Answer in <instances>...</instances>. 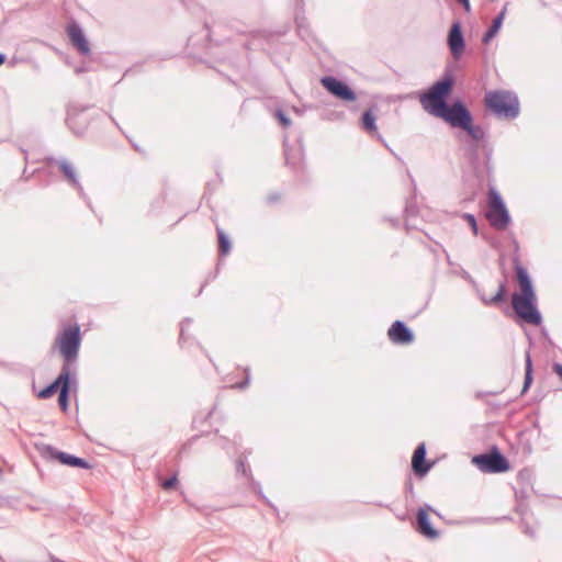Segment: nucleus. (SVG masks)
<instances>
[{"label":"nucleus","mask_w":562,"mask_h":562,"mask_svg":"<svg viewBox=\"0 0 562 562\" xmlns=\"http://www.w3.org/2000/svg\"><path fill=\"white\" fill-rule=\"evenodd\" d=\"M516 277L520 288V293L513 294V308L517 316L525 323L539 326L542 318L536 306L537 297L527 270L520 266L516 267Z\"/></svg>","instance_id":"nucleus-1"},{"label":"nucleus","mask_w":562,"mask_h":562,"mask_svg":"<svg viewBox=\"0 0 562 562\" xmlns=\"http://www.w3.org/2000/svg\"><path fill=\"white\" fill-rule=\"evenodd\" d=\"M453 87L451 78H445L431 86V88L420 97L423 108L431 115L439 117L447 109V99Z\"/></svg>","instance_id":"nucleus-2"},{"label":"nucleus","mask_w":562,"mask_h":562,"mask_svg":"<svg viewBox=\"0 0 562 562\" xmlns=\"http://www.w3.org/2000/svg\"><path fill=\"white\" fill-rule=\"evenodd\" d=\"M81 342L80 327L70 325L65 327L56 337L53 348H56L63 357L65 364L69 366L76 360Z\"/></svg>","instance_id":"nucleus-3"},{"label":"nucleus","mask_w":562,"mask_h":562,"mask_svg":"<svg viewBox=\"0 0 562 562\" xmlns=\"http://www.w3.org/2000/svg\"><path fill=\"white\" fill-rule=\"evenodd\" d=\"M486 106L501 116L515 117L519 112L517 98L507 91H492L485 95Z\"/></svg>","instance_id":"nucleus-4"},{"label":"nucleus","mask_w":562,"mask_h":562,"mask_svg":"<svg viewBox=\"0 0 562 562\" xmlns=\"http://www.w3.org/2000/svg\"><path fill=\"white\" fill-rule=\"evenodd\" d=\"M491 225L497 229H505L509 223L508 212L499 194L490 190L488 192V211L486 214Z\"/></svg>","instance_id":"nucleus-5"},{"label":"nucleus","mask_w":562,"mask_h":562,"mask_svg":"<svg viewBox=\"0 0 562 562\" xmlns=\"http://www.w3.org/2000/svg\"><path fill=\"white\" fill-rule=\"evenodd\" d=\"M472 462L485 473H501L509 470L507 460L497 450L475 456Z\"/></svg>","instance_id":"nucleus-6"},{"label":"nucleus","mask_w":562,"mask_h":562,"mask_svg":"<svg viewBox=\"0 0 562 562\" xmlns=\"http://www.w3.org/2000/svg\"><path fill=\"white\" fill-rule=\"evenodd\" d=\"M440 119L445 120L453 127H467L469 122L472 121V116L467 108L457 102L452 106H447L443 113L439 115Z\"/></svg>","instance_id":"nucleus-7"},{"label":"nucleus","mask_w":562,"mask_h":562,"mask_svg":"<svg viewBox=\"0 0 562 562\" xmlns=\"http://www.w3.org/2000/svg\"><path fill=\"white\" fill-rule=\"evenodd\" d=\"M321 83L328 92L342 101L352 102L357 99L356 93L346 83L334 77H323Z\"/></svg>","instance_id":"nucleus-8"},{"label":"nucleus","mask_w":562,"mask_h":562,"mask_svg":"<svg viewBox=\"0 0 562 562\" xmlns=\"http://www.w3.org/2000/svg\"><path fill=\"white\" fill-rule=\"evenodd\" d=\"M390 340L398 345H409L414 341L413 333L401 322H394L387 330Z\"/></svg>","instance_id":"nucleus-9"},{"label":"nucleus","mask_w":562,"mask_h":562,"mask_svg":"<svg viewBox=\"0 0 562 562\" xmlns=\"http://www.w3.org/2000/svg\"><path fill=\"white\" fill-rule=\"evenodd\" d=\"M70 383V368L67 366H64L61 369V372L57 376V379L49 384L47 387L43 389L38 392L37 397L38 398H49L52 397L57 391H60L63 385Z\"/></svg>","instance_id":"nucleus-10"},{"label":"nucleus","mask_w":562,"mask_h":562,"mask_svg":"<svg viewBox=\"0 0 562 562\" xmlns=\"http://www.w3.org/2000/svg\"><path fill=\"white\" fill-rule=\"evenodd\" d=\"M448 45L456 59H458L464 50V40L459 23H454L448 35Z\"/></svg>","instance_id":"nucleus-11"},{"label":"nucleus","mask_w":562,"mask_h":562,"mask_svg":"<svg viewBox=\"0 0 562 562\" xmlns=\"http://www.w3.org/2000/svg\"><path fill=\"white\" fill-rule=\"evenodd\" d=\"M67 34L70 38L71 44L81 53V54H89L90 47L89 43L81 31V29L76 24H70L67 27Z\"/></svg>","instance_id":"nucleus-12"},{"label":"nucleus","mask_w":562,"mask_h":562,"mask_svg":"<svg viewBox=\"0 0 562 562\" xmlns=\"http://www.w3.org/2000/svg\"><path fill=\"white\" fill-rule=\"evenodd\" d=\"M426 447L420 443L414 451L412 458V468L416 475L423 476L430 470V464L426 463Z\"/></svg>","instance_id":"nucleus-13"},{"label":"nucleus","mask_w":562,"mask_h":562,"mask_svg":"<svg viewBox=\"0 0 562 562\" xmlns=\"http://www.w3.org/2000/svg\"><path fill=\"white\" fill-rule=\"evenodd\" d=\"M418 531L429 539H436L438 531L430 526L428 515L425 509H419L417 514Z\"/></svg>","instance_id":"nucleus-14"},{"label":"nucleus","mask_w":562,"mask_h":562,"mask_svg":"<svg viewBox=\"0 0 562 562\" xmlns=\"http://www.w3.org/2000/svg\"><path fill=\"white\" fill-rule=\"evenodd\" d=\"M56 459H58L63 464L69 467H78L83 469L90 468V465L83 459L67 454L65 452L57 453Z\"/></svg>","instance_id":"nucleus-15"},{"label":"nucleus","mask_w":562,"mask_h":562,"mask_svg":"<svg viewBox=\"0 0 562 562\" xmlns=\"http://www.w3.org/2000/svg\"><path fill=\"white\" fill-rule=\"evenodd\" d=\"M361 125L370 134H376L375 115L371 111H366L361 119Z\"/></svg>","instance_id":"nucleus-16"},{"label":"nucleus","mask_w":562,"mask_h":562,"mask_svg":"<svg viewBox=\"0 0 562 562\" xmlns=\"http://www.w3.org/2000/svg\"><path fill=\"white\" fill-rule=\"evenodd\" d=\"M504 295H505V285L501 283V284H498L497 291L494 295L487 296L485 294H482V301L484 302L485 305H497L498 303H501L504 300Z\"/></svg>","instance_id":"nucleus-17"},{"label":"nucleus","mask_w":562,"mask_h":562,"mask_svg":"<svg viewBox=\"0 0 562 562\" xmlns=\"http://www.w3.org/2000/svg\"><path fill=\"white\" fill-rule=\"evenodd\" d=\"M504 15H505V11H503L494 21H493V24L491 25L490 30L487 31V33L484 35V38L483 41L485 43H487L488 41H491L495 34L498 32V30L501 29L502 26V23H503V20H504Z\"/></svg>","instance_id":"nucleus-18"},{"label":"nucleus","mask_w":562,"mask_h":562,"mask_svg":"<svg viewBox=\"0 0 562 562\" xmlns=\"http://www.w3.org/2000/svg\"><path fill=\"white\" fill-rule=\"evenodd\" d=\"M532 383V361L530 356L527 353L526 356V373H525V382L522 387V393H525Z\"/></svg>","instance_id":"nucleus-19"},{"label":"nucleus","mask_w":562,"mask_h":562,"mask_svg":"<svg viewBox=\"0 0 562 562\" xmlns=\"http://www.w3.org/2000/svg\"><path fill=\"white\" fill-rule=\"evenodd\" d=\"M69 384L70 383H67L66 385L64 384L58 395V404L64 412L67 411L68 407Z\"/></svg>","instance_id":"nucleus-20"},{"label":"nucleus","mask_w":562,"mask_h":562,"mask_svg":"<svg viewBox=\"0 0 562 562\" xmlns=\"http://www.w3.org/2000/svg\"><path fill=\"white\" fill-rule=\"evenodd\" d=\"M217 235H218L220 251L223 255H227L229 252V250H231L229 240L227 239V237L225 236V234L221 229H217Z\"/></svg>","instance_id":"nucleus-21"},{"label":"nucleus","mask_w":562,"mask_h":562,"mask_svg":"<svg viewBox=\"0 0 562 562\" xmlns=\"http://www.w3.org/2000/svg\"><path fill=\"white\" fill-rule=\"evenodd\" d=\"M64 176L70 181L76 182V173L74 167L68 162H61L59 166Z\"/></svg>","instance_id":"nucleus-22"},{"label":"nucleus","mask_w":562,"mask_h":562,"mask_svg":"<svg viewBox=\"0 0 562 562\" xmlns=\"http://www.w3.org/2000/svg\"><path fill=\"white\" fill-rule=\"evenodd\" d=\"M462 128H463L464 131H467V132L469 133V135H470L472 138L476 139V140L481 139V138L483 137V135H484V133H483V131L481 130V127H479V126H474V125L472 124V121H470V122H469V125H468L467 127H462Z\"/></svg>","instance_id":"nucleus-23"},{"label":"nucleus","mask_w":562,"mask_h":562,"mask_svg":"<svg viewBox=\"0 0 562 562\" xmlns=\"http://www.w3.org/2000/svg\"><path fill=\"white\" fill-rule=\"evenodd\" d=\"M463 217L469 223V225L471 226L473 233L476 235L477 234V226H476L475 217L473 215H471V214H464Z\"/></svg>","instance_id":"nucleus-24"},{"label":"nucleus","mask_w":562,"mask_h":562,"mask_svg":"<svg viewBox=\"0 0 562 562\" xmlns=\"http://www.w3.org/2000/svg\"><path fill=\"white\" fill-rule=\"evenodd\" d=\"M177 482H178L177 477L172 476V477L164 481L162 484H161V487L164 490H171V488H173L177 485Z\"/></svg>","instance_id":"nucleus-25"},{"label":"nucleus","mask_w":562,"mask_h":562,"mask_svg":"<svg viewBox=\"0 0 562 562\" xmlns=\"http://www.w3.org/2000/svg\"><path fill=\"white\" fill-rule=\"evenodd\" d=\"M278 117L284 127H286L291 124V121L283 113L279 112Z\"/></svg>","instance_id":"nucleus-26"},{"label":"nucleus","mask_w":562,"mask_h":562,"mask_svg":"<svg viewBox=\"0 0 562 562\" xmlns=\"http://www.w3.org/2000/svg\"><path fill=\"white\" fill-rule=\"evenodd\" d=\"M553 371L562 381V364H554Z\"/></svg>","instance_id":"nucleus-27"},{"label":"nucleus","mask_w":562,"mask_h":562,"mask_svg":"<svg viewBox=\"0 0 562 562\" xmlns=\"http://www.w3.org/2000/svg\"><path fill=\"white\" fill-rule=\"evenodd\" d=\"M457 1L460 2L463 5V8H464V10L467 12L471 11V5H470V1L469 0H457Z\"/></svg>","instance_id":"nucleus-28"},{"label":"nucleus","mask_w":562,"mask_h":562,"mask_svg":"<svg viewBox=\"0 0 562 562\" xmlns=\"http://www.w3.org/2000/svg\"><path fill=\"white\" fill-rule=\"evenodd\" d=\"M4 61H5V57H4V55L0 54V66H1L2 64H4Z\"/></svg>","instance_id":"nucleus-29"}]
</instances>
